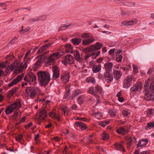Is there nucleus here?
Segmentation results:
<instances>
[{
  "label": "nucleus",
  "mask_w": 154,
  "mask_h": 154,
  "mask_svg": "<svg viewBox=\"0 0 154 154\" xmlns=\"http://www.w3.org/2000/svg\"><path fill=\"white\" fill-rule=\"evenodd\" d=\"M26 66L25 64L23 65V62L20 63L19 60H16L13 63L8 67L6 72L7 73L9 74L12 70H14V73H18L26 69Z\"/></svg>",
  "instance_id": "f257e3e1"
},
{
  "label": "nucleus",
  "mask_w": 154,
  "mask_h": 154,
  "mask_svg": "<svg viewBox=\"0 0 154 154\" xmlns=\"http://www.w3.org/2000/svg\"><path fill=\"white\" fill-rule=\"evenodd\" d=\"M38 82L41 87L46 86L50 80V75L47 72L40 71L38 72Z\"/></svg>",
  "instance_id": "f03ea898"
},
{
  "label": "nucleus",
  "mask_w": 154,
  "mask_h": 154,
  "mask_svg": "<svg viewBox=\"0 0 154 154\" xmlns=\"http://www.w3.org/2000/svg\"><path fill=\"white\" fill-rule=\"evenodd\" d=\"M103 46V45L101 43L97 42L94 45L84 48L83 49L82 51L84 53H88L93 51L100 50Z\"/></svg>",
  "instance_id": "7ed1b4c3"
},
{
  "label": "nucleus",
  "mask_w": 154,
  "mask_h": 154,
  "mask_svg": "<svg viewBox=\"0 0 154 154\" xmlns=\"http://www.w3.org/2000/svg\"><path fill=\"white\" fill-rule=\"evenodd\" d=\"M21 107V102L19 100H17L6 109V113L7 115L13 112L14 109H18Z\"/></svg>",
  "instance_id": "20e7f679"
},
{
  "label": "nucleus",
  "mask_w": 154,
  "mask_h": 154,
  "mask_svg": "<svg viewBox=\"0 0 154 154\" xmlns=\"http://www.w3.org/2000/svg\"><path fill=\"white\" fill-rule=\"evenodd\" d=\"M38 88L32 87H27L26 89V92L27 94L31 98H33L36 95Z\"/></svg>",
  "instance_id": "39448f33"
},
{
  "label": "nucleus",
  "mask_w": 154,
  "mask_h": 154,
  "mask_svg": "<svg viewBox=\"0 0 154 154\" xmlns=\"http://www.w3.org/2000/svg\"><path fill=\"white\" fill-rule=\"evenodd\" d=\"M36 77L35 75L32 72H30L26 75L24 77V80L25 81L31 83L35 82Z\"/></svg>",
  "instance_id": "423d86ee"
},
{
  "label": "nucleus",
  "mask_w": 154,
  "mask_h": 154,
  "mask_svg": "<svg viewBox=\"0 0 154 154\" xmlns=\"http://www.w3.org/2000/svg\"><path fill=\"white\" fill-rule=\"evenodd\" d=\"M61 55L59 52H56L52 54L48 59L47 63L48 64H52L54 62L56 59L55 57L61 56Z\"/></svg>",
  "instance_id": "0eeeda50"
},
{
  "label": "nucleus",
  "mask_w": 154,
  "mask_h": 154,
  "mask_svg": "<svg viewBox=\"0 0 154 154\" xmlns=\"http://www.w3.org/2000/svg\"><path fill=\"white\" fill-rule=\"evenodd\" d=\"M103 79L107 83H109L113 80V75L111 72H105Z\"/></svg>",
  "instance_id": "6e6552de"
},
{
  "label": "nucleus",
  "mask_w": 154,
  "mask_h": 154,
  "mask_svg": "<svg viewBox=\"0 0 154 154\" xmlns=\"http://www.w3.org/2000/svg\"><path fill=\"white\" fill-rule=\"evenodd\" d=\"M48 116L46 109L45 107H44L42 108L40 112L38 114V117L41 120H43L45 118L47 117Z\"/></svg>",
  "instance_id": "1a4fd4ad"
},
{
  "label": "nucleus",
  "mask_w": 154,
  "mask_h": 154,
  "mask_svg": "<svg viewBox=\"0 0 154 154\" xmlns=\"http://www.w3.org/2000/svg\"><path fill=\"white\" fill-rule=\"evenodd\" d=\"M142 88V84L140 82H137L133 87L131 88V91L134 92L139 91Z\"/></svg>",
  "instance_id": "9d476101"
},
{
  "label": "nucleus",
  "mask_w": 154,
  "mask_h": 154,
  "mask_svg": "<svg viewBox=\"0 0 154 154\" xmlns=\"http://www.w3.org/2000/svg\"><path fill=\"white\" fill-rule=\"evenodd\" d=\"M24 75V74H22L21 75L17 76L15 79L12 81L11 82L8 84V87L9 88L12 87L20 82L22 79Z\"/></svg>",
  "instance_id": "9b49d317"
},
{
  "label": "nucleus",
  "mask_w": 154,
  "mask_h": 154,
  "mask_svg": "<svg viewBox=\"0 0 154 154\" xmlns=\"http://www.w3.org/2000/svg\"><path fill=\"white\" fill-rule=\"evenodd\" d=\"M138 23L137 20L135 19H133L129 21L124 20L121 23V26L122 25L128 26H129L134 25Z\"/></svg>",
  "instance_id": "f8f14e48"
},
{
  "label": "nucleus",
  "mask_w": 154,
  "mask_h": 154,
  "mask_svg": "<svg viewBox=\"0 0 154 154\" xmlns=\"http://www.w3.org/2000/svg\"><path fill=\"white\" fill-rule=\"evenodd\" d=\"M148 91L144 92V98L145 99L147 100H153L154 101V96L153 95L154 92H152L151 91Z\"/></svg>",
  "instance_id": "ddd939ff"
},
{
  "label": "nucleus",
  "mask_w": 154,
  "mask_h": 154,
  "mask_svg": "<svg viewBox=\"0 0 154 154\" xmlns=\"http://www.w3.org/2000/svg\"><path fill=\"white\" fill-rule=\"evenodd\" d=\"M52 71L53 72V77L55 79H57L60 76V69L57 66L52 67Z\"/></svg>",
  "instance_id": "4468645a"
},
{
  "label": "nucleus",
  "mask_w": 154,
  "mask_h": 154,
  "mask_svg": "<svg viewBox=\"0 0 154 154\" xmlns=\"http://www.w3.org/2000/svg\"><path fill=\"white\" fill-rule=\"evenodd\" d=\"M113 74L114 78L116 80L120 79L122 75V73L121 71L116 69L113 70Z\"/></svg>",
  "instance_id": "2eb2a0df"
},
{
  "label": "nucleus",
  "mask_w": 154,
  "mask_h": 154,
  "mask_svg": "<svg viewBox=\"0 0 154 154\" xmlns=\"http://www.w3.org/2000/svg\"><path fill=\"white\" fill-rule=\"evenodd\" d=\"M113 66V64L112 62H108L105 63L104 65L105 72H111Z\"/></svg>",
  "instance_id": "dca6fc26"
},
{
  "label": "nucleus",
  "mask_w": 154,
  "mask_h": 154,
  "mask_svg": "<svg viewBox=\"0 0 154 154\" xmlns=\"http://www.w3.org/2000/svg\"><path fill=\"white\" fill-rule=\"evenodd\" d=\"M149 140L146 138H144L140 140L138 143L137 148L139 147H144L148 143Z\"/></svg>",
  "instance_id": "f3484780"
},
{
  "label": "nucleus",
  "mask_w": 154,
  "mask_h": 154,
  "mask_svg": "<svg viewBox=\"0 0 154 154\" xmlns=\"http://www.w3.org/2000/svg\"><path fill=\"white\" fill-rule=\"evenodd\" d=\"M94 41L93 37L91 36L87 39H84L82 40V44L84 45H88Z\"/></svg>",
  "instance_id": "a211bd4d"
},
{
  "label": "nucleus",
  "mask_w": 154,
  "mask_h": 154,
  "mask_svg": "<svg viewBox=\"0 0 154 154\" xmlns=\"http://www.w3.org/2000/svg\"><path fill=\"white\" fill-rule=\"evenodd\" d=\"M74 59L71 55L66 54L65 56L64 61L67 63L70 64L73 63Z\"/></svg>",
  "instance_id": "6ab92c4d"
},
{
  "label": "nucleus",
  "mask_w": 154,
  "mask_h": 154,
  "mask_svg": "<svg viewBox=\"0 0 154 154\" xmlns=\"http://www.w3.org/2000/svg\"><path fill=\"white\" fill-rule=\"evenodd\" d=\"M75 125L79 127L82 130H85L87 128L86 124L82 122L78 121L75 122Z\"/></svg>",
  "instance_id": "aec40b11"
},
{
  "label": "nucleus",
  "mask_w": 154,
  "mask_h": 154,
  "mask_svg": "<svg viewBox=\"0 0 154 154\" xmlns=\"http://www.w3.org/2000/svg\"><path fill=\"white\" fill-rule=\"evenodd\" d=\"M61 79L63 82L66 83L68 82L69 79V75L67 72L63 73L61 76Z\"/></svg>",
  "instance_id": "412c9836"
},
{
  "label": "nucleus",
  "mask_w": 154,
  "mask_h": 154,
  "mask_svg": "<svg viewBox=\"0 0 154 154\" xmlns=\"http://www.w3.org/2000/svg\"><path fill=\"white\" fill-rule=\"evenodd\" d=\"M43 56V55H42L37 57V58L38 59L36 61L34 65V67L36 68H38L39 66H41L42 65V59Z\"/></svg>",
  "instance_id": "4be33fe9"
},
{
  "label": "nucleus",
  "mask_w": 154,
  "mask_h": 154,
  "mask_svg": "<svg viewBox=\"0 0 154 154\" xmlns=\"http://www.w3.org/2000/svg\"><path fill=\"white\" fill-rule=\"evenodd\" d=\"M73 53L76 60L79 62H81L83 61V59L80 57L79 52L78 51L76 50L74 51Z\"/></svg>",
  "instance_id": "5701e85b"
},
{
  "label": "nucleus",
  "mask_w": 154,
  "mask_h": 154,
  "mask_svg": "<svg viewBox=\"0 0 154 154\" xmlns=\"http://www.w3.org/2000/svg\"><path fill=\"white\" fill-rule=\"evenodd\" d=\"M66 51L67 53H70L71 54L73 53L74 51L73 49V47L71 45L68 44L66 45Z\"/></svg>",
  "instance_id": "b1692460"
},
{
  "label": "nucleus",
  "mask_w": 154,
  "mask_h": 154,
  "mask_svg": "<svg viewBox=\"0 0 154 154\" xmlns=\"http://www.w3.org/2000/svg\"><path fill=\"white\" fill-rule=\"evenodd\" d=\"M49 116L51 118L57 120L58 121L60 120V118L56 116L55 111L54 110H52V112L49 113Z\"/></svg>",
  "instance_id": "393cba45"
},
{
  "label": "nucleus",
  "mask_w": 154,
  "mask_h": 154,
  "mask_svg": "<svg viewBox=\"0 0 154 154\" xmlns=\"http://www.w3.org/2000/svg\"><path fill=\"white\" fill-rule=\"evenodd\" d=\"M151 80V78H149L147 80H146L145 81V83L144 84V92L148 91V90H149V83H150Z\"/></svg>",
  "instance_id": "a878e982"
},
{
  "label": "nucleus",
  "mask_w": 154,
  "mask_h": 154,
  "mask_svg": "<svg viewBox=\"0 0 154 154\" xmlns=\"http://www.w3.org/2000/svg\"><path fill=\"white\" fill-rule=\"evenodd\" d=\"M81 40L80 38H75L72 39L71 41L73 44L75 45H77L81 43Z\"/></svg>",
  "instance_id": "bb28decb"
},
{
  "label": "nucleus",
  "mask_w": 154,
  "mask_h": 154,
  "mask_svg": "<svg viewBox=\"0 0 154 154\" xmlns=\"http://www.w3.org/2000/svg\"><path fill=\"white\" fill-rule=\"evenodd\" d=\"M86 81L87 83H91L94 85L96 83V81L95 79L91 77H87L86 79Z\"/></svg>",
  "instance_id": "cd10ccee"
},
{
  "label": "nucleus",
  "mask_w": 154,
  "mask_h": 154,
  "mask_svg": "<svg viewBox=\"0 0 154 154\" xmlns=\"http://www.w3.org/2000/svg\"><path fill=\"white\" fill-rule=\"evenodd\" d=\"M115 146L116 147L117 150L122 151L123 152H125V150L121 144L117 143L115 144Z\"/></svg>",
  "instance_id": "c85d7f7f"
},
{
  "label": "nucleus",
  "mask_w": 154,
  "mask_h": 154,
  "mask_svg": "<svg viewBox=\"0 0 154 154\" xmlns=\"http://www.w3.org/2000/svg\"><path fill=\"white\" fill-rule=\"evenodd\" d=\"M134 139V137H129L127 139V144L128 146H129V147H131L133 143V141Z\"/></svg>",
  "instance_id": "c756f323"
},
{
  "label": "nucleus",
  "mask_w": 154,
  "mask_h": 154,
  "mask_svg": "<svg viewBox=\"0 0 154 154\" xmlns=\"http://www.w3.org/2000/svg\"><path fill=\"white\" fill-rule=\"evenodd\" d=\"M101 65H96L93 67L92 70L94 73H96L99 72L101 69Z\"/></svg>",
  "instance_id": "7c9ffc66"
},
{
  "label": "nucleus",
  "mask_w": 154,
  "mask_h": 154,
  "mask_svg": "<svg viewBox=\"0 0 154 154\" xmlns=\"http://www.w3.org/2000/svg\"><path fill=\"white\" fill-rule=\"evenodd\" d=\"M18 89V87H15L12 89L11 90L9 91L8 96L10 98L11 96H12L15 93L16 91Z\"/></svg>",
  "instance_id": "2f4dec72"
},
{
  "label": "nucleus",
  "mask_w": 154,
  "mask_h": 154,
  "mask_svg": "<svg viewBox=\"0 0 154 154\" xmlns=\"http://www.w3.org/2000/svg\"><path fill=\"white\" fill-rule=\"evenodd\" d=\"M149 91L152 92H154V80H153L152 79L150 86L149 88L148 92Z\"/></svg>",
  "instance_id": "473e14b6"
},
{
  "label": "nucleus",
  "mask_w": 154,
  "mask_h": 154,
  "mask_svg": "<svg viewBox=\"0 0 154 154\" xmlns=\"http://www.w3.org/2000/svg\"><path fill=\"white\" fill-rule=\"evenodd\" d=\"M31 59L32 58L29 57H24L23 65H25V64L26 65V68L27 67L28 64L30 63Z\"/></svg>",
  "instance_id": "72a5a7b5"
},
{
  "label": "nucleus",
  "mask_w": 154,
  "mask_h": 154,
  "mask_svg": "<svg viewBox=\"0 0 154 154\" xmlns=\"http://www.w3.org/2000/svg\"><path fill=\"white\" fill-rule=\"evenodd\" d=\"M102 139L104 140H107L109 138V134L105 132H103L101 134Z\"/></svg>",
  "instance_id": "f704fd0d"
},
{
  "label": "nucleus",
  "mask_w": 154,
  "mask_h": 154,
  "mask_svg": "<svg viewBox=\"0 0 154 154\" xmlns=\"http://www.w3.org/2000/svg\"><path fill=\"white\" fill-rule=\"evenodd\" d=\"M117 132L118 133L124 135L125 134V130L124 128L122 127L119 128L117 130Z\"/></svg>",
  "instance_id": "c9c22d12"
},
{
  "label": "nucleus",
  "mask_w": 154,
  "mask_h": 154,
  "mask_svg": "<svg viewBox=\"0 0 154 154\" xmlns=\"http://www.w3.org/2000/svg\"><path fill=\"white\" fill-rule=\"evenodd\" d=\"M88 91L90 94L94 96H95L97 95L95 90L94 87L90 88Z\"/></svg>",
  "instance_id": "e433bc0d"
},
{
  "label": "nucleus",
  "mask_w": 154,
  "mask_h": 154,
  "mask_svg": "<svg viewBox=\"0 0 154 154\" xmlns=\"http://www.w3.org/2000/svg\"><path fill=\"white\" fill-rule=\"evenodd\" d=\"M132 85V83H130L127 81L124 80L123 82V87L124 88H128L129 87Z\"/></svg>",
  "instance_id": "4c0bfd02"
},
{
  "label": "nucleus",
  "mask_w": 154,
  "mask_h": 154,
  "mask_svg": "<svg viewBox=\"0 0 154 154\" xmlns=\"http://www.w3.org/2000/svg\"><path fill=\"white\" fill-rule=\"evenodd\" d=\"M122 3L126 6L130 7H133L136 4L135 2H127L125 3Z\"/></svg>",
  "instance_id": "58836bf2"
},
{
  "label": "nucleus",
  "mask_w": 154,
  "mask_h": 154,
  "mask_svg": "<svg viewBox=\"0 0 154 154\" xmlns=\"http://www.w3.org/2000/svg\"><path fill=\"white\" fill-rule=\"evenodd\" d=\"M154 127V121L151 122H149L147 123V126L146 127V129L148 128L150 129Z\"/></svg>",
  "instance_id": "ea45409f"
},
{
  "label": "nucleus",
  "mask_w": 154,
  "mask_h": 154,
  "mask_svg": "<svg viewBox=\"0 0 154 154\" xmlns=\"http://www.w3.org/2000/svg\"><path fill=\"white\" fill-rule=\"evenodd\" d=\"M15 111L13 115L12 116V119L14 120H16L18 119V117L19 114L18 111V109Z\"/></svg>",
  "instance_id": "a19ab883"
},
{
  "label": "nucleus",
  "mask_w": 154,
  "mask_h": 154,
  "mask_svg": "<svg viewBox=\"0 0 154 154\" xmlns=\"http://www.w3.org/2000/svg\"><path fill=\"white\" fill-rule=\"evenodd\" d=\"M95 88L96 94H100L102 93V89L101 87L100 86H96L95 87Z\"/></svg>",
  "instance_id": "79ce46f5"
},
{
  "label": "nucleus",
  "mask_w": 154,
  "mask_h": 154,
  "mask_svg": "<svg viewBox=\"0 0 154 154\" xmlns=\"http://www.w3.org/2000/svg\"><path fill=\"white\" fill-rule=\"evenodd\" d=\"M109 122L108 121H104L100 123L99 125L103 127H105L106 125L109 124Z\"/></svg>",
  "instance_id": "37998d69"
},
{
  "label": "nucleus",
  "mask_w": 154,
  "mask_h": 154,
  "mask_svg": "<svg viewBox=\"0 0 154 154\" xmlns=\"http://www.w3.org/2000/svg\"><path fill=\"white\" fill-rule=\"evenodd\" d=\"M95 117L98 119H100L102 117V114L101 112H97L94 113Z\"/></svg>",
  "instance_id": "c03bdc74"
},
{
  "label": "nucleus",
  "mask_w": 154,
  "mask_h": 154,
  "mask_svg": "<svg viewBox=\"0 0 154 154\" xmlns=\"http://www.w3.org/2000/svg\"><path fill=\"white\" fill-rule=\"evenodd\" d=\"M109 114L112 117L114 118L116 116V112L114 110L111 109L109 112Z\"/></svg>",
  "instance_id": "a18cd8bd"
},
{
  "label": "nucleus",
  "mask_w": 154,
  "mask_h": 154,
  "mask_svg": "<svg viewBox=\"0 0 154 154\" xmlns=\"http://www.w3.org/2000/svg\"><path fill=\"white\" fill-rule=\"evenodd\" d=\"M16 140L19 142L21 143L23 140V135L20 134L16 137Z\"/></svg>",
  "instance_id": "49530a36"
},
{
  "label": "nucleus",
  "mask_w": 154,
  "mask_h": 154,
  "mask_svg": "<svg viewBox=\"0 0 154 154\" xmlns=\"http://www.w3.org/2000/svg\"><path fill=\"white\" fill-rule=\"evenodd\" d=\"M47 16L46 15H42L39 17H37V20L38 21H43L46 18Z\"/></svg>",
  "instance_id": "de8ad7c7"
},
{
  "label": "nucleus",
  "mask_w": 154,
  "mask_h": 154,
  "mask_svg": "<svg viewBox=\"0 0 154 154\" xmlns=\"http://www.w3.org/2000/svg\"><path fill=\"white\" fill-rule=\"evenodd\" d=\"M90 34L88 33H84L81 34V36L82 38L85 39L90 37L91 36L90 35Z\"/></svg>",
  "instance_id": "09e8293b"
},
{
  "label": "nucleus",
  "mask_w": 154,
  "mask_h": 154,
  "mask_svg": "<svg viewBox=\"0 0 154 154\" xmlns=\"http://www.w3.org/2000/svg\"><path fill=\"white\" fill-rule=\"evenodd\" d=\"M77 100L79 104H82L84 101L83 97L82 96H80L78 98Z\"/></svg>",
  "instance_id": "8fccbe9b"
},
{
  "label": "nucleus",
  "mask_w": 154,
  "mask_h": 154,
  "mask_svg": "<svg viewBox=\"0 0 154 154\" xmlns=\"http://www.w3.org/2000/svg\"><path fill=\"white\" fill-rule=\"evenodd\" d=\"M45 47L43 46L41 47L40 49L38 50V51L37 52V53L38 54H39L40 53H42V52H43L44 51L46 50V48H45Z\"/></svg>",
  "instance_id": "3c124183"
},
{
  "label": "nucleus",
  "mask_w": 154,
  "mask_h": 154,
  "mask_svg": "<svg viewBox=\"0 0 154 154\" xmlns=\"http://www.w3.org/2000/svg\"><path fill=\"white\" fill-rule=\"evenodd\" d=\"M9 61L6 60L5 62H3L2 63H1L0 64V67H6L7 66V64L8 63ZM9 64V63H8Z\"/></svg>",
  "instance_id": "603ef678"
},
{
  "label": "nucleus",
  "mask_w": 154,
  "mask_h": 154,
  "mask_svg": "<svg viewBox=\"0 0 154 154\" xmlns=\"http://www.w3.org/2000/svg\"><path fill=\"white\" fill-rule=\"evenodd\" d=\"M80 93L79 90H76L73 95L72 96V99H74Z\"/></svg>",
  "instance_id": "864d4df0"
},
{
  "label": "nucleus",
  "mask_w": 154,
  "mask_h": 154,
  "mask_svg": "<svg viewBox=\"0 0 154 154\" xmlns=\"http://www.w3.org/2000/svg\"><path fill=\"white\" fill-rule=\"evenodd\" d=\"M17 38L16 37H15L13 38L9 42V44L10 45V44L13 45L15 43H16L17 42Z\"/></svg>",
  "instance_id": "5fc2aeb1"
},
{
  "label": "nucleus",
  "mask_w": 154,
  "mask_h": 154,
  "mask_svg": "<svg viewBox=\"0 0 154 154\" xmlns=\"http://www.w3.org/2000/svg\"><path fill=\"white\" fill-rule=\"evenodd\" d=\"M133 78V77L132 76H129L127 77L124 80L127 81L128 82H129L130 83H132V79Z\"/></svg>",
  "instance_id": "6e6d98bb"
},
{
  "label": "nucleus",
  "mask_w": 154,
  "mask_h": 154,
  "mask_svg": "<svg viewBox=\"0 0 154 154\" xmlns=\"http://www.w3.org/2000/svg\"><path fill=\"white\" fill-rule=\"evenodd\" d=\"M94 55V54L92 53L91 54H89L88 55H87L84 57V59L86 61H88V59L89 57L92 56H93Z\"/></svg>",
  "instance_id": "4d7b16f0"
},
{
  "label": "nucleus",
  "mask_w": 154,
  "mask_h": 154,
  "mask_svg": "<svg viewBox=\"0 0 154 154\" xmlns=\"http://www.w3.org/2000/svg\"><path fill=\"white\" fill-rule=\"evenodd\" d=\"M122 115L125 117L128 116L130 113L128 112L127 110H123L122 112Z\"/></svg>",
  "instance_id": "13d9d810"
},
{
  "label": "nucleus",
  "mask_w": 154,
  "mask_h": 154,
  "mask_svg": "<svg viewBox=\"0 0 154 154\" xmlns=\"http://www.w3.org/2000/svg\"><path fill=\"white\" fill-rule=\"evenodd\" d=\"M70 91L69 90L68 91H66L64 95V98H66L68 96H69L70 94Z\"/></svg>",
  "instance_id": "bf43d9fd"
},
{
  "label": "nucleus",
  "mask_w": 154,
  "mask_h": 154,
  "mask_svg": "<svg viewBox=\"0 0 154 154\" xmlns=\"http://www.w3.org/2000/svg\"><path fill=\"white\" fill-rule=\"evenodd\" d=\"M122 57L121 55H119V56L116 57V60L117 62L120 63L122 61Z\"/></svg>",
  "instance_id": "052dcab7"
},
{
  "label": "nucleus",
  "mask_w": 154,
  "mask_h": 154,
  "mask_svg": "<svg viewBox=\"0 0 154 154\" xmlns=\"http://www.w3.org/2000/svg\"><path fill=\"white\" fill-rule=\"evenodd\" d=\"M154 112V110L151 109H149V111L147 112V114L149 116H150L153 115Z\"/></svg>",
  "instance_id": "680f3d73"
},
{
  "label": "nucleus",
  "mask_w": 154,
  "mask_h": 154,
  "mask_svg": "<svg viewBox=\"0 0 154 154\" xmlns=\"http://www.w3.org/2000/svg\"><path fill=\"white\" fill-rule=\"evenodd\" d=\"M23 26H22V29L20 31V33L21 34H22L29 30V29H23Z\"/></svg>",
  "instance_id": "e2e57ef3"
},
{
  "label": "nucleus",
  "mask_w": 154,
  "mask_h": 154,
  "mask_svg": "<svg viewBox=\"0 0 154 154\" xmlns=\"http://www.w3.org/2000/svg\"><path fill=\"white\" fill-rule=\"evenodd\" d=\"M132 67L133 68L134 73H136L138 72V67L136 65L134 64L132 65Z\"/></svg>",
  "instance_id": "0e129e2a"
},
{
  "label": "nucleus",
  "mask_w": 154,
  "mask_h": 154,
  "mask_svg": "<svg viewBox=\"0 0 154 154\" xmlns=\"http://www.w3.org/2000/svg\"><path fill=\"white\" fill-rule=\"evenodd\" d=\"M37 17H35V18H30L29 20V21L30 23H32L35 22V21H37Z\"/></svg>",
  "instance_id": "69168bd1"
},
{
  "label": "nucleus",
  "mask_w": 154,
  "mask_h": 154,
  "mask_svg": "<svg viewBox=\"0 0 154 154\" xmlns=\"http://www.w3.org/2000/svg\"><path fill=\"white\" fill-rule=\"evenodd\" d=\"M154 71V67H152V68H150L147 72V73L149 75H150Z\"/></svg>",
  "instance_id": "338daca9"
},
{
  "label": "nucleus",
  "mask_w": 154,
  "mask_h": 154,
  "mask_svg": "<svg viewBox=\"0 0 154 154\" xmlns=\"http://www.w3.org/2000/svg\"><path fill=\"white\" fill-rule=\"evenodd\" d=\"M69 26V25H65L63 26H62L59 29V31H60V30H64L65 29H66L68 28Z\"/></svg>",
  "instance_id": "774afa93"
}]
</instances>
